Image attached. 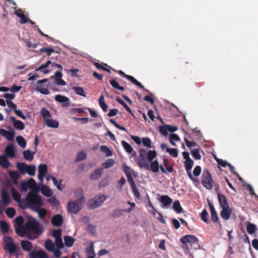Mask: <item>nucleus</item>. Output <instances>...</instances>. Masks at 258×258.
<instances>
[{"mask_svg": "<svg viewBox=\"0 0 258 258\" xmlns=\"http://www.w3.org/2000/svg\"><path fill=\"white\" fill-rule=\"evenodd\" d=\"M16 141L19 145L22 148H24L26 146V142L25 139L22 136H18L16 138Z\"/></svg>", "mask_w": 258, "mask_h": 258, "instance_id": "a18cd8bd", "label": "nucleus"}, {"mask_svg": "<svg viewBox=\"0 0 258 258\" xmlns=\"http://www.w3.org/2000/svg\"><path fill=\"white\" fill-rule=\"evenodd\" d=\"M168 125H164L159 126V132L164 136L168 135Z\"/></svg>", "mask_w": 258, "mask_h": 258, "instance_id": "680f3d73", "label": "nucleus"}, {"mask_svg": "<svg viewBox=\"0 0 258 258\" xmlns=\"http://www.w3.org/2000/svg\"><path fill=\"white\" fill-rule=\"evenodd\" d=\"M3 241L4 248L8 250L10 255H15L17 258L22 255L20 247L14 243L12 237L6 236L4 238Z\"/></svg>", "mask_w": 258, "mask_h": 258, "instance_id": "f03ea898", "label": "nucleus"}, {"mask_svg": "<svg viewBox=\"0 0 258 258\" xmlns=\"http://www.w3.org/2000/svg\"><path fill=\"white\" fill-rule=\"evenodd\" d=\"M144 168H146L147 170H150L154 173H157L159 171V169L160 168L161 171L162 173L165 174L167 173L166 169L164 168V167L162 165L159 166L157 160L153 161L151 162L150 165H149V163H148V167H144Z\"/></svg>", "mask_w": 258, "mask_h": 258, "instance_id": "9d476101", "label": "nucleus"}, {"mask_svg": "<svg viewBox=\"0 0 258 258\" xmlns=\"http://www.w3.org/2000/svg\"><path fill=\"white\" fill-rule=\"evenodd\" d=\"M35 210L38 212L40 219H43L45 218L46 214V211L45 209L40 208L39 209H35Z\"/></svg>", "mask_w": 258, "mask_h": 258, "instance_id": "bf43d9fd", "label": "nucleus"}, {"mask_svg": "<svg viewBox=\"0 0 258 258\" xmlns=\"http://www.w3.org/2000/svg\"><path fill=\"white\" fill-rule=\"evenodd\" d=\"M45 248L49 251L51 252L55 248L54 244L51 240L47 239L44 243Z\"/></svg>", "mask_w": 258, "mask_h": 258, "instance_id": "72a5a7b5", "label": "nucleus"}, {"mask_svg": "<svg viewBox=\"0 0 258 258\" xmlns=\"http://www.w3.org/2000/svg\"><path fill=\"white\" fill-rule=\"evenodd\" d=\"M201 219L202 220L207 223H208L209 222H208V213L207 212V211L206 210V209H204L202 212L201 213Z\"/></svg>", "mask_w": 258, "mask_h": 258, "instance_id": "774afa93", "label": "nucleus"}, {"mask_svg": "<svg viewBox=\"0 0 258 258\" xmlns=\"http://www.w3.org/2000/svg\"><path fill=\"white\" fill-rule=\"evenodd\" d=\"M27 204L34 209H39L43 205L41 197L36 190L29 192L26 197Z\"/></svg>", "mask_w": 258, "mask_h": 258, "instance_id": "7ed1b4c3", "label": "nucleus"}, {"mask_svg": "<svg viewBox=\"0 0 258 258\" xmlns=\"http://www.w3.org/2000/svg\"><path fill=\"white\" fill-rule=\"evenodd\" d=\"M87 157V154L85 152L81 151L79 152L77 155L76 159V162H79L83 160H84L86 159Z\"/></svg>", "mask_w": 258, "mask_h": 258, "instance_id": "6e6d98bb", "label": "nucleus"}, {"mask_svg": "<svg viewBox=\"0 0 258 258\" xmlns=\"http://www.w3.org/2000/svg\"><path fill=\"white\" fill-rule=\"evenodd\" d=\"M194 161L192 159L187 161H184V162L185 169L187 174L188 177L194 182H197V178L193 177L191 172V170L194 165Z\"/></svg>", "mask_w": 258, "mask_h": 258, "instance_id": "9b49d317", "label": "nucleus"}, {"mask_svg": "<svg viewBox=\"0 0 258 258\" xmlns=\"http://www.w3.org/2000/svg\"><path fill=\"white\" fill-rule=\"evenodd\" d=\"M94 65H95V67L98 69L102 70H103L107 72L110 73V69L108 68H106V67H105L104 66H107L106 64H101L98 62H95Z\"/></svg>", "mask_w": 258, "mask_h": 258, "instance_id": "13d9d810", "label": "nucleus"}, {"mask_svg": "<svg viewBox=\"0 0 258 258\" xmlns=\"http://www.w3.org/2000/svg\"><path fill=\"white\" fill-rule=\"evenodd\" d=\"M6 156L11 158L15 157L16 149L13 144L8 145L5 148Z\"/></svg>", "mask_w": 258, "mask_h": 258, "instance_id": "412c9836", "label": "nucleus"}, {"mask_svg": "<svg viewBox=\"0 0 258 258\" xmlns=\"http://www.w3.org/2000/svg\"><path fill=\"white\" fill-rule=\"evenodd\" d=\"M22 248L26 251H30L33 248L32 243L28 240H22L21 241Z\"/></svg>", "mask_w": 258, "mask_h": 258, "instance_id": "bb28decb", "label": "nucleus"}, {"mask_svg": "<svg viewBox=\"0 0 258 258\" xmlns=\"http://www.w3.org/2000/svg\"><path fill=\"white\" fill-rule=\"evenodd\" d=\"M11 121L13 122V126L16 129L19 130H23L25 128L24 123L19 120H16L15 117L14 116L10 117Z\"/></svg>", "mask_w": 258, "mask_h": 258, "instance_id": "393cba45", "label": "nucleus"}, {"mask_svg": "<svg viewBox=\"0 0 258 258\" xmlns=\"http://www.w3.org/2000/svg\"><path fill=\"white\" fill-rule=\"evenodd\" d=\"M139 155L136 160L137 164L141 168L148 167L149 162L147 160V150L144 149H141L139 150Z\"/></svg>", "mask_w": 258, "mask_h": 258, "instance_id": "6e6552de", "label": "nucleus"}, {"mask_svg": "<svg viewBox=\"0 0 258 258\" xmlns=\"http://www.w3.org/2000/svg\"><path fill=\"white\" fill-rule=\"evenodd\" d=\"M35 152H31L29 150L24 151L23 152V155L24 158L27 161H31L34 158Z\"/></svg>", "mask_w": 258, "mask_h": 258, "instance_id": "7c9ffc66", "label": "nucleus"}, {"mask_svg": "<svg viewBox=\"0 0 258 258\" xmlns=\"http://www.w3.org/2000/svg\"><path fill=\"white\" fill-rule=\"evenodd\" d=\"M167 152L172 157H177L178 155V150L175 148H167Z\"/></svg>", "mask_w": 258, "mask_h": 258, "instance_id": "4d7b16f0", "label": "nucleus"}, {"mask_svg": "<svg viewBox=\"0 0 258 258\" xmlns=\"http://www.w3.org/2000/svg\"><path fill=\"white\" fill-rule=\"evenodd\" d=\"M10 163L5 155L0 156V165L5 169H7L10 166Z\"/></svg>", "mask_w": 258, "mask_h": 258, "instance_id": "c756f323", "label": "nucleus"}, {"mask_svg": "<svg viewBox=\"0 0 258 258\" xmlns=\"http://www.w3.org/2000/svg\"><path fill=\"white\" fill-rule=\"evenodd\" d=\"M110 85L115 89H118L120 91L124 90L123 87L119 85L118 83L115 80H111L109 81Z\"/></svg>", "mask_w": 258, "mask_h": 258, "instance_id": "49530a36", "label": "nucleus"}, {"mask_svg": "<svg viewBox=\"0 0 258 258\" xmlns=\"http://www.w3.org/2000/svg\"><path fill=\"white\" fill-rule=\"evenodd\" d=\"M40 113L46 125L50 128H57L59 126L58 121L51 119L52 115L49 111L45 108H42Z\"/></svg>", "mask_w": 258, "mask_h": 258, "instance_id": "20e7f679", "label": "nucleus"}, {"mask_svg": "<svg viewBox=\"0 0 258 258\" xmlns=\"http://www.w3.org/2000/svg\"><path fill=\"white\" fill-rule=\"evenodd\" d=\"M159 201L163 204L162 207L168 208L172 202V200L168 196L163 195L161 196Z\"/></svg>", "mask_w": 258, "mask_h": 258, "instance_id": "4be33fe9", "label": "nucleus"}, {"mask_svg": "<svg viewBox=\"0 0 258 258\" xmlns=\"http://www.w3.org/2000/svg\"><path fill=\"white\" fill-rule=\"evenodd\" d=\"M42 194L47 197L51 196L52 192L48 186L43 185L41 189Z\"/></svg>", "mask_w": 258, "mask_h": 258, "instance_id": "e433bc0d", "label": "nucleus"}, {"mask_svg": "<svg viewBox=\"0 0 258 258\" xmlns=\"http://www.w3.org/2000/svg\"><path fill=\"white\" fill-rule=\"evenodd\" d=\"M84 197H82L75 201H71L68 203V208L69 211L72 214H77L82 209V203L84 202Z\"/></svg>", "mask_w": 258, "mask_h": 258, "instance_id": "423d86ee", "label": "nucleus"}, {"mask_svg": "<svg viewBox=\"0 0 258 258\" xmlns=\"http://www.w3.org/2000/svg\"><path fill=\"white\" fill-rule=\"evenodd\" d=\"M52 62L50 60H48L45 64L41 65L38 68L36 69V71H41L44 74H47L49 71L47 70H43V69L47 68L49 64H52Z\"/></svg>", "mask_w": 258, "mask_h": 258, "instance_id": "c9c22d12", "label": "nucleus"}, {"mask_svg": "<svg viewBox=\"0 0 258 258\" xmlns=\"http://www.w3.org/2000/svg\"><path fill=\"white\" fill-rule=\"evenodd\" d=\"M47 81V79H44L37 81L36 90L42 94L48 95L50 93L48 89L45 88L44 86L42 85Z\"/></svg>", "mask_w": 258, "mask_h": 258, "instance_id": "dca6fc26", "label": "nucleus"}, {"mask_svg": "<svg viewBox=\"0 0 258 258\" xmlns=\"http://www.w3.org/2000/svg\"><path fill=\"white\" fill-rule=\"evenodd\" d=\"M118 73L124 78H126L128 80L131 82L133 84L136 85L138 87L141 89H145L144 87L142 84L138 82L135 78H134L133 76L126 75L122 71H119Z\"/></svg>", "mask_w": 258, "mask_h": 258, "instance_id": "2eb2a0df", "label": "nucleus"}, {"mask_svg": "<svg viewBox=\"0 0 258 258\" xmlns=\"http://www.w3.org/2000/svg\"><path fill=\"white\" fill-rule=\"evenodd\" d=\"M10 128H11L10 131H8L5 130V129L1 128L0 129V135L5 137L6 139H7L9 141H13L14 136L15 135V132L14 130L12 129L10 127Z\"/></svg>", "mask_w": 258, "mask_h": 258, "instance_id": "4468645a", "label": "nucleus"}, {"mask_svg": "<svg viewBox=\"0 0 258 258\" xmlns=\"http://www.w3.org/2000/svg\"><path fill=\"white\" fill-rule=\"evenodd\" d=\"M52 236L55 239L61 238V229H54L52 232Z\"/></svg>", "mask_w": 258, "mask_h": 258, "instance_id": "338daca9", "label": "nucleus"}, {"mask_svg": "<svg viewBox=\"0 0 258 258\" xmlns=\"http://www.w3.org/2000/svg\"><path fill=\"white\" fill-rule=\"evenodd\" d=\"M0 227L1 228V230L3 231L8 232L9 230V226L8 224L4 221H2L0 222Z\"/></svg>", "mask_w": 258, "mask_h": 258, "instance_id": "052dcab7", "label": "nucleus"}, {"mask_svg": "<svg viewBox=\"0 0 258 258\" xmlns=\"http://www.w3.org/2000/svg\"><path fill=\"white\" fill-rule=\"evenodd\" d=\"M51 180L53 181V184L56 186L57 188L59 190H62V188L61 186L62 180H59V181L58 182L55 177H51Z\"/></svg>", "mask_w": 258, "mask_h": 258, "instance_id": "69168bd1", "label": "nucleus"}, {"mask_svg": "<svg viewBox=\"0 0 258 258\" xmlns=\"http://www.w3.org/2000/svg\"><path fill=\"white\" fill-rule=\"evenodd\" d=\"M24 221V218L22 216L17 217L14 221L15 225H17V227L16 228V232L19 236L23 230Z\"/></svg>", "mask_w": 258, "mask_h": 258, "instance_id": "a211bd4d", "label": "nucleus"}, {"mask_svg": "<svg viewBox=\"0 0 258 258\" xmlns=\"http://www.w3.org/2000/svg\"><path fill=\"white\" fill-rule=\"evenodd\" d=\"M256 230V227L255 225L252 223H249L246 226V230L248 234H253L255 230Z\"/></svg>", "mask_w": 258, "mask_h": 258, "instance_id": "79ce46f5", "label": "nucleus"}, {"mask_svg": "<svg viewBox=\"0 0 258 258\" xmlns=\"http://www.w3.org/2000/svg\"><path fill=\"white\" fill-rule=\"evenodd\" d=\"M6 214L9 218H13L16 214V210L13 208H8L6 210Z\"/></svg>", "mask_w": 258, "mask_h": 258, "instance_id": "09e8293b", "label": "nucleus"}, {"mask_svg": "<svg viewBox=\"0 0 258 258\" xmlns=\"http://www.w3.org/2000/svg\"><path fill=\"white\" fill-rule=\"evenodd\" d=\"M55 100L57 102L63 103L62 106L64 107H68L70 105L69 99L66 96L57 95L55 97Z\"/></svg>", "mask_w": 258, "mask_h": 258, "instance_id": "b1692460", "label": "nucleus"}, {"mask_svg": "<svg viewBox=\"0 0 258 258\" xmlns=\"http://www.w3.org/2000/svg\"><path fill=\"white\" fill-rule=\"evenodd\" d=\"M173 209L177 213H180L182 211V208L178 201H176L173 203Z\"/></svg>", "mask_w": 258, "mask_h": 258, "instance_id": "37998d69", "label": "nucleus"}, {"mask_svg": "<svg viewBox=\"0 0 258 258\" xmlns=\"http://www.w3.org/2000/svg\"><path fill=\"white\" fill-rule=\"evenodd\" d=\"M48 203L50 204V206L53 207H57L59 205V202L57 200V199L55 197H51L48 200Z\"/></svg>", "mask_w": 258, "mask_h": 258, "instance_id": "0e129e2a", "label": "nucleus"}, {"mask_svg": "<svg viewBox=\"0 0 258 258\" xmlns=\"http://www.w3.org/2000/svg\"><path fill=\"white\" fill-rule=\"evenodd\" d=\"M17 168L22 174L27 173L30 176H34L35 174L36 166L34 165H27L24 162H18Z\"/></svg>", "mask_w": 258, "mask_h": 258, "instance_id": "39448f33", "label": "nucleus"}, {"mask_svg": "<svg viewBox=\"0 0 258 258\" xmlns=\"http://www.w3.org/2000/svg\"><path fill=\"white\" fill-rule=\"evenodd\" d=\"M12 202V200L6 189H3L1 192V200L0 204L4 206H9Z\"/></svg>", "mask_w": 258, "mask_h": 258, "instance_id": "f8f14e48", "label": "nucleus"}, {"mask_svg": "<svg viewBox=\"0 0 258 258\" xmlns=\"http://www.w3.org/2000/svg\"><path fill=\"white\" fill-rule=\"evenodd\" d=\"M75 93L78 95L86 97V93L83 88L81 87L75 86L72 88Z\"/></svg>", "mask_w": 258, "mask_h": 258, "instance_id": "473e14b6", "label": "nucleus"}, {"mask_svg": "<svg viewBox=\"0 0 258 258\" xmlns=\"http://www.w3.org/2000/svg\"><path fill=\"white\" fill-rule=\"evenodd\" d=\"M103 173V169L98 168L95 169L90 175V179L92 180H97L99 179Z\"/></svg>", "mask_w": 258, "mask_h": 258, "instance_id": "cd10ccee", "label": "nucleus"}, {"mask_svg": "<svg viewBox=\"0 0 258 258\" xmlns=\"http://www.w3.org/2000/svg\"><path fill=\"white\" fill-rule=\"evenodd\" d=\"M47 172V166L45 164H41L38 166V178L42 183L43 181L44 176Z\"/></svg>", "mask_w": 258, "mask_h": 258, "instance_id": "ddd939ff", "label": "nucleus"}, {"mask_svg": "<svg viewBox=\"0 0 258 258\" xmlns=\"http://www.w3.org/2000/svg\"><path fill=\"white\" fill-rule=\"evenodd\" d=\"M104 195L96 196L89 200L88 203V206L90 209H94L100 206L106 200Z\"/></svg>", "mask_w": 258, "mask_h": 258, "instance_id": "1a4fd4ad", "label": "nucleus"}, {"mask_svg": "<svg viewBox=\"0 0 258 258\" xmlns=\"http://www.w3.org/2000/svg\"><path fill=\"white\" fill-rule=\"evenodd\" d=\"M157 156V152L155 150H150L147 152V157L148 162H152L153 160Z\"/></svg>", "mask_w": 258, "mask_h": 258, "instance_id": "4c0bfd02", "label": "nucleus"}, {"mask_svg": "<svg viewBox=\"0 0 258 258\" xmlns=\"http://www.w3.org/2000/svg\"><path fill=\"white\" fill-rule=\"evenodd\" d=\"M218 201L221 208L228 207H229L227 200L226 197L221 194L218 193Z\"/></svg>", "mask_w": 258, "mask_h": 258, "instance_id": "a878e982", "label": "nucleus"}, {"mask_svg": "<svg viewBox=\"0 0 258 258\" xmlns=\"http://www.w3.org/2000/svg\"><path fill=\"white\" fill-rule=\"evenodd\" d=\"M121 145L126 152L128 153H132L133 151V148L128 143H127L125 141H122L121 142Z\"/></svg>", "mask_w": 258, "mask_h": 258, "instance_id": "c03bdc74", "label": "nucleus"}, {"mask_svg": "<svg viewBox=\"0 0 258 258\" xmlns=\"http://www.w3.org/2000/svg\"><path fill=\"white\" fill-rule=\"evenodd\" d=\"M20 237L26 236L29 240L38 238L43 232L44 229L41 224L34 218L28 216V220L22 228Z\"/></svg>", "mask_w": 258, "mask_h": 258, "instance_id": "f257e3e1", "label": "nucleus"}, {"mask_svg": "<svg viewBox=\"0 0 258 258\" xmlns=\"http://www.w3.org/2000/svg\"><path fill=\"white\" fill-rule=\"evenodd\" d=\"M142 143L144 146L149 148H152V141L150 138L148 137L143 138Z\"/></svg>", "mask_w": 258, "mask_h": 258, "instance_id": "3c124183", "label": "nucleus"}, {"mask_svg": "<svg viewBox=\"0 0 258 258\" xmlns=\"http://www.w3.org/2000/svg\"><path fill=\"white\" fill-rule=\"evenodd\" d=\"M29 258H49L48 254L43 250H33L29 253Z\"/></svg>", "mask_w": 258, "mask_h": 258, "instance_id": "f3484780", "label": "nucleus"}, {"mask_svg": "<svg viewBox=\"0 0 258 258\" xmlns=\"http://www.w3.org/2000/svg\"><path fill=\"white\" fill-rule=\"evenodd\" d=\"M63 239L64 244L67 247H71L73 245L75 242V239L74 238L70 236H65L63 237Z\"/></svg>", "mask_w": 258, "mask_h": 258, "instance_id": "f704fd0d", "label": "nucleus"}, {"mask_svg": "<svg viewBox=\"0 0 258 258\" xmlns=\"http://www.w3.org/2000/svg\"><path fill=\"white\" fill-rule=\"evenodd\" d=\"M99 104L100 107L102 108L103 111H106L108 106L104 101V97L103 95L100 96L99 99Z\"/></svg>", "mask_w": 258, "mask_h": 258, "instance_id": "58836bf2", "label": "nucleus"}, {"mask_svg": "<svg viewBox=\"0 0 258 258\" xmlns=\"http://www.w3.org/2000/svg\"><path fill=\"white\" fill-rule=\"evenodd\" d=\"M211 211V220L213 222H216L218 220V217L216 210L213 205L210 203H208Z\"/></svg>", "mask_w": 258, "mask_h": 258, "instance_id": "c85d7f7f", "label": "nucleus"}, {"mask_svg": "<svg viewBox=\"0 0 258 258\" xmlns=\"http://www.w3.org/2000/svg\"><path fill=\"white\" fill-rule=\"evenodd\" d=\"M191 154L194 159L196 160H200L201 159V155L200 154V150L199 149L191 150Z\"/></svg>", "mask_w": 258, "mask_h": 258, "instance_id": "603ef678", "label": "nucleus"}, {"mask_svg": "<svg viewBox=\"0 0 258 258\" xmlns=\"http://www.w3.org/2000/svg\"><path fill=\"white\" fill-rule=\"evenodd\" d=\"M114 160L112 159H108L105 162L102 164V166L105 168H109L111 167L114 164Z\"/></svg>", "mask_w": 258, "mask_h": 258, "instance_id": "5fc2aeb1", "label": "nucleus"}, {"mask_svg": "<svg viewBox=\"0 0 258 258\" xmlns=\"http://www.w3.org/2000/svg\"><path fill=\"white\" fill-rule=\"evenodd\" d=\"M202 184L208 189L211 190L213 187V180L208 170H205L202 175Z\"/></svg>", "mask_w": 258, "mask_h": 258, "instance_id": "0eeeda50", "label": "nucleus"}, {"mask_svg": "<svg viewBox=\"0 0 258 258\" xmlns=\"http://www.w3.org/2000/svg\"><path fill=\"white\" fill-rule=\"evenodd\" d=\"M11 193L14 200L17 202H20L21 200L20 193L14 188L11 189Z\"/></svg>", "mask_w": 258, "mask_h": 258, "instance_id": "ea45409f", "label": "nucleus"}, {"mask_svg": "<svg viewBox=\"0 0 258 258\" xmlns=\"http://www.w3.org/2000/svg\"><path fill=\"white\" fill-rule=\"evenodd\" d=\"M16 15L20 18V23L21 24L26 23L28 22L29 19L25 15L16 12Z\"/></svg>", "mask_w": 258, "mask_h": 258, "instance_id": "de8ad7c7", "label": "nucleus"}, {"mask_svg": "<svg viewBox=\"0 0 258 258\" xmlns=\"http://www.w3.org/2000/svg\"><path fill=\"white\" fill-rule=\"evenodd\" d=\"M123 212V210H120V209H116L115 210L112 212L111 213V216L113 218H119L121 216H122Z\"/></svg>", "mask_w": 258, "mask_h": 258, "instance_id": "e2e57ef3", "label": "nucleus"}, {"mask_svg": "<svg viewBox=\"0 0 258 258\" xmlns=\"http://www.w3.org/2000/svg\"><path fill=\"white\" fill-rule=\"evenodd\" d=\"M10 177L13 180L15 184L18 183V179L20 178V175L16 171H10L9 173Z\"/></svg>", "mask_w": 258, "mask_h": 258, "instance_id": "2f4dec72", "label": "nucleus"}, {"mask_svg": "<svg viewBox=\"0 0 258 258\" xmlns=\"http://www.w3.org/2000/svg\"><path fill=\"white\" fill-rule=\"evenodd\" d=\"M180 242L183 244H186L187 243H197L198 239L194 235H186L181 238Z\"/></svg>", "mask_w": 258, "mask_h": 258, "instance_id": "6ab92c4d", "label": "nucleus"}, {"mask_svg": "<svg viewBox=\"0 0 258 258\" xmlns=\"http://www.w3.org/2000/svg\"><path fill=\"white\" fill-rule=\"evenodd\" d=\"M116 101L118 103H119L120 104L122 105L126 109V110L130 113L133 115L132 111L131 109V108L127 105V104L120 98L117 97L116 98Z\"/></svg>", "mask_w": 258, "mask_h": 258, "instance_id": "8fccbe9b", "label": "nucleus"}, {"mask_svg": "<svg viewBox=\"0 0 258 258\" xmlns=\"http://www.w3.org/2000/svg\"><path fill=\"white\" fill-rule=\"evenodd\" d=\"M179 140L180 138L177 135L175 134H171L170 135V142L172 145L175 146L176 144L174 141H178Z\"/></svg>", "mask_w": 258, "mask_h": 258, "instance_id": "864d4df0", "label": "nucleus"}, {"mask_svg": "<svg viewBox=\"0 0 258 258\" xmlns=\"http://www.w3.org/2000/svg\"><path fill=\"white\" fill-rule=\"evenodd\" d=\"M100 150L107 157L111 156L113 155L112 151L106 146H101Z\"/></svg>", "mask_w": 258, "mask_h": 258, "instance_id": "a19ab883", "label": "nucleus"}, {"mask_svg": "<svg viewBox=\"0 0 258 258\" xmlns=\"http://www.w3.org/2000/svg\"><path fill=\"white\" fill-rule=\"evenodd\" d=\"M63 222V217L60 214L54 215L51 219V224L55 227H59L62 225Z\"/></svg>", "mask_w": 258, "mask_h": 258, "instance_id": "aec40b11", "label": "nucleus"}, {"mask_svg": "<svg viewBox=\"0 0 258 258\" xmlns=\"http://www.w3.org/2000/svg\"><path fill=\"white\" fill-rule=\"evenodd\" d=\"M231 213L232 210L230 207H228V208H222V210L220 213V216L223 219L227 220L230 218Z\"/></svg>", "mask_w": 258, "mask_h": 258, "instance_id": "5701e85b", "label": "nucleus"}]
</instances>
